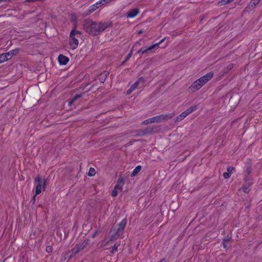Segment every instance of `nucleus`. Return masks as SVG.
Wrapping results in <instances>:
<instances>
[{"mask_svg":"<svg viewBox=\"0 0 262 262\" xmlns=\"http://www.w3.org/2000/svg\"><path fill=\"white\" fill-rule=\"evenodd\" d=\"M112 26V22L110 20L96 22L90 19H85L82 24L83 30L92 36H96L101 34L107 28H111Z\"/></svg>","mask_w":262,"mask_h":262,"instance_id":"nucleus-1","label":"nucleus"},{"mask_svg":"<svg viewBox=\"0 0 262 262\" xmlns=\"http://www.w3.org/2000/svg\"><path fill=\"white\" fill-rule=\"evenodd\" d=\"M89 245V240L84 239L81 242L76 244L75 247L71 250L66 252L62 254V257L64 260L68 257L69 259H71L74 255L80 252L86 248Z\"/></svg>","mask_w":262,"mask_h":262,"instance_id":"nucleus-2","label":"nucleus"},{"mask_svg":"<svg viewBox=\"0 0 262 262\" xmlns=\"http://www.w3.org/2000/svg\"><path fill=\"white\" fill-rule=\"evenodd\" d=\"M81 35V32L76 30L75 28L71 31L70 34V45L72 49L74 50L78 47L79 41L77 38L80 37Z\"/></svg>","mask_w":262,"mask_h":262,"instance_id":"nucleus-3","label":"nucleus"},{"mask_svg":"<svg viewBox=\"0 0 262 262\" xmlns=\"http://www.w3.org/2000/svg\"><path fill=\"white\" fill-rule=\"evenodd\" d=\"M35 183L36 184V188L35 195L33 197L34 200L35 199V196L41 192L42 190L43 191L45 190L46 185V180L45 179L42 180L39 176H37L35 179Z\"/></svg>","mask_w":262,"mask_h":262,"instance_id":"nucleus-4","label":"nucleus"},{"mask_svg":"<svg viewBox=\"0 0 262 262\" xmlns=\"http://www.w3.org/2000/svg\"><path fill=\"white\" fill-rule=\"evenodd\" d=\"M174 114L161 115L150 118L151 123L159 122L163 120L171 118Z\"/></svg>","mask_w":262,"mask_h":262,"instance_id":"nucleus-5","label":"nucleus"},{"mask_svg":"<svg viewBox=\"0 0 262 262\" xmlns=\"http://www.w3.org/2000/svg\"><path fill=\"white\" fill-rule=\"evenodd\" d=\"M127 220L126 219H123L119 224V228H118L116 233L115 235L116 237H119L123 233V231L126 225Z\"/></svg>","mask_w":262,"mask_h":262,"instance_id":"nucleus-6","label":"nucleus"},{"mask_svg":"<svg viewBox=\"0 0 262 262\" xmlns=\"http://www.w3.org/2000/svg\"><path fill=\"white\" fill-rule=\"evenodd\" d=\"M165 39V38H164L158 43H156L154 45H152L145 49H141L138 51V53L141 52L142 54H144L147 53L148 51H151L154 49H155L156 47H158L162 42H163L164 41Z\"/></svg>","mask_w":262,"mask_h":262,"instance_id":"nucleus-7","label":"nucleus"},{"mask_svg":"<svg viewBox=\"0 0 262 262\" xmlns=\"http://www.w3.org/2000/svg\"><path fill=\"white\" fill-rule=\"evenodd\" d=\"M197 109V105H194L193 106H191L188 109H187L186 111L183 112L181 114V117H183L185 118L186 117H187L188 115H189L192 112L195 111Z\"/></svg>","mask_w":262,"mask_h":262,"instance_id":"nucleus-8","label":"nucleus"},{"mask_svg":"<svg viewBox=\"0 0 262 262\" xmlns=\"http://www.w3.org/2000/svg\"><path fill=\"white\" fill-rule=\"evenodd\" d=\"M213 73L211 72H209V73L206 74V75L202 76L201 77H200V79L204 83V84H205L208 81H209L210 80H211V78L213 77Z\"/></svg>","mask_w":262,"mask_h":262,"instance_id":"nucleus-9","label":"nucleus"},{"mask_svg":"<svg viewBox=\"0 0 262 262\" xmlns=\"http://www.w3.org/2000/svg\"><path fill=\"white\" fill-rule=\"evenodd\" d=\"M140 11L138 8H135L130 10L127 15V17L128 18H134L139 14Z\"/></svg>","mask_w":262,"mask_h":262,"instance_id":"nucleus-10","label":"nucleus"},{"mask_svg":"<svg viewBox=\"0 0 262 262\" xmlns=\"http://www.w3.org/2000/svg\"><path fill=\"white\" fill-rule=\"evenodd\" d=\"M58 62L60 64L65 65L69 61V59L68 57H67L66 56H64L62 54H60L58 56Z\"/></svg>","mask_w":262,"mask_h":262,"instance_id":"nucleus-11","label":"nucleus"},{"mask_svg":"<svg viewBox=\"0 0 262 262\" xmlns=\"http://www.w3.org/2000/svg\"><path fill=\"white\" fill-rule=\"evenodd\" d=\"M109 73L107 71H103L98 76V79L100 80V82L103 83L105 81L107 76L108 75Z\"/></svg>","mask_w":262,"mask_h":262,"instance_id":"nucleus-12","label":"nucleus"},{"mask_svg":"<svg viewBox=\"0 0 262 262\" xmlns=\"http://www.w3.org/2000/svg\"><path fill=\"white\" fill-rule=\"evenodd\" d=\"M144 83V78L142 77H140L139 79H138V80L136 82H135L130 86V88L134 91L136 88H137V87L140 83H142L143 85Z\"/></svg>","mask_w":262,"mask_h":262,"instance_id":"nucleus-13","label":"nucleus"},{"mask_svg":"<svg viewBox=\"0 0 262 262\" xmlns=\"http://www.w3.org/2000/svg\"><path fill=\"white\" fill-rule=\"evenodd\" d=\"M82 94H76L73 97L69 99V105L71 106L75 102L76 100L80 98Z\"/></svg>","mask_w":262,"mask_h":262,"instance_id":"nucleus-14","label":"nucleus"},{"mask_svg":"<svg viewBox=\"0 0 262 262\" xmlns=\"http://www.w3.org/2000/svg\"><path fill=\"white\" fill-rule=\"evenodd\" d=\"M124 184V182L123 178H119L118 179L117 183L116 185L115 186V188H116V189H117L118 190H121L122 187L123 186Z\"/></svg>","mask_w":262,"mask_h":262,"instance_id":"nucleus-15","label":"nucleus"},{"mask_svg":"<svg viewBox=\"0 0 262 262\" xmlns=\"http://www.w3.org/2000/svg\"><path fill=\"white\" fill-rule=\"evenodd\" d=\"M190 89H192L193 91H196L200 90L201 87L200 85L196 81H195L190 86Z\"/></svg>","mask_w":262,"mask_h":262,"instance_id":"nucleus-16","label":"nucleus"},{"mask_svg":"<svg viewBox=\"0 0 262 262\" xmlns=\"http://www.w3.org/2000/svg\"><path fill=\"white\" fill-rule=\"evenodd\" d=\"M261 0H251L249 4V7L251 8H254L260 2Z\"/></svg>","mask_w":262,"mask_h":262,"instance_id":"nucleus-17","label":"nucleus"},{"mask_svg":"<svg viewBox=\"0 0 262 262\" xmlns=\"http://www.w3.org/2000/svg\"><path fill=\"white\" fill-rule=\"evenodd\" d=\"M141 169V166L140 165L137 166L131 173V177H134L136 176L140 171Z\"/></svg>","mask_w":262,"mask_h":262,"instance_id":"nucleus-18","label":"nucleus"},{"mask_svg":"<svg viewBox=\"0 0 262 262\" xmlns=\"http://www.w3.org/2000/svg\"><path fill=\"white\" fill-rule=\"evenodd\" d=\"M251 185V183L247 182L246 183L245 185L243 186L242 189L244 192L246 193H248L250 191L249 187Z\"/></svg>","mask_w":262,"mask_h":262,"instance_id":"nucleus-19","label":"nucleus"},{"mask_svg":"<svg viewBox=\"0 0 262 262\" xmlns=\"http://www.w3.org/2000/svg\"><path fill=\"white\" fill-rule=\"evenodd\" d=\"M230 241V239L229 238L223 239V245L224 248H227L228 247Z\"/></svg>","mask_w":262,"mask_h":262,"instance_id":"nucleus-20","label":"nucleus"},{"mask_svg":"<svg viewBox=\"0 0 262 262\" xmlns=\"http://www.w3.org/2000/svg\"><path fill=\"white\" fill-rule=\"evenodd\" d=\"M120 244L116 243L114 244V246L112 247V250L110 251L111 254H114L115 252L117 250L118 247Z\"/></svg>","mask_w":262,"mask_h":262,"instance_id":"nucleus-21","label":"nucleus"},{"mask_svg":"<svg viewBox=\"0 0 262 262\" xmlns=\"http://www.w3.org/2000/svg\"><path fill=\"white\" fill-rule=\"evenodd\" d=\"M96 171L95 169L94 168L91 167L89 169L88 175L89 176H93L95 174Z\"/></svg>","mask_w":262,"mask_h":262,"instance_id":"nucleus-22","label":"nucleus"},{"mask_svg":"<svg viewBox=\"0 0 262 262\" xmlns=\"http://www.w3.org/2000/svg\"><path fill=\"white\" fill-rule=\"evenodd\" d=\"M234 0H222L220 2V3L221 5H226L227 4H229L232 2H233Z\"/></svg>","mask_w":262,"mask_h":262,"instance_id":"nucleus-23","label":"nucleus"},{"mask_svg":"<svg viewBox=\"0 0 262 262\" xmlns=\"http://www.w3.org/2000/svg\"><path fill=\"white\" fill-rule=\"evenodd\" d=\"M233 67H234V65L232 63H231V64H229L227 66V67L226 68V70H225V69L224 70V73H227L228 71H229L230 70H232L233 69Z\"/></svg>","mask_w":262,"mask_h":262,"instance_id":"nucleus-24","label":"nucleus"},{"mask_svg":"<svg viewBox=\"0 0 262 262\" xmlns=\"http://www.w3.org/2000/svg\"><path fill=\"white\" fill-rule=\"evenodd\" d=\"M96 9H97V8H95V5H94V4L93 5H92L90 8V9L89 10V13H88L87 14H90L91 13H92L93 12H94Z\"/></svg>","mask_w":262,"mask_h":262,"instance_id":"nucleus-25","label":"nucleus"},{"mask_svg":"<svg viewBox=\"0 0 262 262\" xmlns=\"http://www.w3.org/2000/svg\"><path fill=\"white\" fill-rule=\"evenodd\" d=\"M4 54L5 57V58H6V61L12 58V56H11V55L10 54V53L9 52L4 53Z\"/></svg>","mask_w":262,"mask_h":262,"instance_id":"nucleus-26","label":"nucleus"},{"mask_svg":"<svg viewBox=\"0 0 262 262\" xmlns=\"http://www.w3.org/2000/svg\"><path fill=\"white\" fill-rule=\"evenodd\" d=\"M6 58H5L4 53L0 54V63L3 62L4 61H6Z\"/></svg>","mask_w":262,"mask_h":262,"instance_id":"nucleus-27","label":"nucleus"},{"mask_svg":"<svg viewBox=\"0 0 262 262\" xmlns=\"http://www.w3.org/2000/svg\"><path fill=\"white\" fill-rule=\"evenodd\" d=\"M227 170L228 172H229L230 174L235 171V168H234V167H233L232 166H229L227 168Z\"/></svg>","mask_w":262,"mask_h":262,"instance_id":"nucleus-28","label":"nucleus"},{"mask_svg":"<svg viewBox=\"0 0 262 262\" xmlns=\"http://www.w3.org/2000/svg\"><path fill=\"white\" fill-rule=\"evenodd\" d=\"M118 190L117 189H116V188H114V189L112 191V195L113 196V197H115L118 194Z\"/></svg>","mask_w":262,"mask_h":262,"instance_id":"nucleus-29","label":"nucleus"},{"mask_svg":"<svg viewBox=\"0 0 262 262\" xmlns=\"http://www.w3.org/2000/svg\"><path fill=\"white\" fill-rule=\"evenodd\" d=\"M17 52H18V50L15 49V50H12L10 51V52H9V53H10L11 56L12 57L13 56L16 55V53H17Z\"/></svg>","mask_w":262,"mask_h":262,"instance_id":"nucleus-30","label":"nucleus"},{"mask_svg":"<svg viewBox=\"0 0 262 262\" xmlns=\"http://www.w3.org/2000/svg\"><path fill=\"white\" fill-rule=\"evenodd\" d=\"M46 251L48 253H51L53 251V248L51 246H48L46 248Z\"/></svg>","mask_w":262,"mask_h":262,"instance_id":"nucleus-31","label":"nucleus"},{"mask_svg":"<svg viewBox=\"0 0 262 262\" xmlns=\"http://www.w3.org/2000/svg\"><path fill=\"white\" fill-rule=\"evenodd\" d=\"M132 50H131L130 53L126 56L124 61H123V63H124L125 62L127 61L130 58V57L132 56Z\"/></svg>","mask_w":262,"mask_h":262,"instance_id":"nucleus-32","label":"nucleus"},{"mask_svg":"<svg viewBox=\"0 0 262 262\" xmlns=\"http://www.w3.org/2000/svg\"><path fill=\"white\" fill-rule=\"evenodd\" d=\"M223 177L225 179H229L230 177V174L228 172H224L223 173Z\"/></svg>","mask_w":262,"mask_h":262,"instance_id":"nucleus-33","label":"nucleus"},{"mask_svg":"<svg viewBox=\"0 0 262 262\" xmlns=\"http://www.w3.org/2000/svg\"><path fill=\"white\" fill-rule=\"evenodd\" d=\"M110 2H111L110 0H100L99 1H98V2L101 3V6H102L106 3H108Z\"/></svg>","mask_w":262,"mask_h":262,"instance_id":"nucleus-34","label":"nucleus"},{"mask_svg":"<svg viewBox=\"0 0 262 262\" xmlns=\"http://www.w3.org/2000/svg\"><path fill=\"white\" fill-rule=\"evenodd\" d=\"M196 81L200 85L201 88L205 84L201 80L200 78L196 80Z\"/></svg>","mask_w":262,"mask_h":262,"instance_id":"nucleus-35","label":"nucleus"},{"mask_svg":"<svg viewBox=\"0 0 262 262\" xmlns=\"http://www.w3.org/2000/svg\"><path fill=\"white\" fill-rule=\"evenodd\" d=\"M149 123H151L150 121V118L147 120H144L143 122H142V124L143 125H147Z\"/></svg>","mask_w":262,"mask_h":262,"instance_id":"nucleus-36","label":"nucleus"},{"mask_svg":"<svg viewBox=\"0 0 262 262\" xmlns=\"http://www.w3.org/2000/svg\"><path fill=\"white\" fill-rule=\"evenodd\" d=\"M184 119V118L183 117H181V114H180L179 116L177 117L176 121H177V122H179V121L182 120Z\"/></svg>","mask_w":262,"mask_h":262,"instance_id":"nucleus-37","label":"nucleus"},{"mask_svg":"<svg viewBox=\"0 0 262 262\" xmlns=\"http://www.w3.org/2000/svg\"><path fill=\"white\" fill-rule=\"evenodd\" d=\"M94 5H95V8H97V9H98L101 6V3L97 2L96 3H95Z\"/></svg>","mask_w":262,"mask_h":262,"instance_id":"nucleus-38","label":"nucleus"},{"mask_svg":"<svg viewBox=\"0 0 262 262\" xmlns=\"http://www.w3.org/2000/svg\"><path fill=\"white\" fill-rule=\"evenodd\" d=\"M134 90L131 88H130L127 91V92H126V94L127 95H129Z\"/></svg>","mask_w":262,"mask_h":262,"instance_id":"nucleus-39","label":"nucleus"},{"mask_svg":"<svg viewBox=\"0 0 262 262\" xmlns=\"http://www.w3.org/2000/svg\"><path fill=\"white\" fill-rule=\"evenodd\" d=\"M143 33V31L142 30H140L138 32V34L140 35Z\"/></svg>","mask_w":262,"mask_h":262,"instance_id":"nucleus-40","label":"nucleus"},{"mask_svg":"<svg viewBox=\"0 0 262 262\" xmlns=\"http://www.w3.org/2000/svg\"><path fill=\"white\" fill-rule=\"evenodd\" d=\"M159 262H166L165 258L162 259Z\"/></svg>","mask_w":262,"mask_h":262,"instance_id":"nucleus-41","label":"nucleus"},{"mask_svg":"<svg viewBox=\"0 0 262 262\" xmlns=\"http://www.w3.org/2000/svg\"><path fill=\"white\" fill-rule=\"evenodd\" d=\"M137 45H140V43L139 42H137L135 45H134V47L136 46Z\"/></svg>","mask_w":262,"mask_h":262,"instance_id":"nucleus-42","label":"nucleus"},{"mask_svg":"<svg viewBox=\"0 0 262 262\" xmlns=\"http://www.w3.org/2000/svg\"><path fill=\"white\" fill-rule=\"evenodd\" d=\"M112 0H110V1H112Z\"/></svg>","mask_w":262,"mask_h":262,"instance_id":"nucleus-43","label":"nucleus"}]
</instances>
